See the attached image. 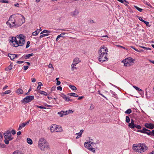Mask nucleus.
I'll use <instances>...</instances> for the list:
<instances>
[{"label":"nucleus","instance_id":"f257e3e1","mask_svg":"<svg viewBox=\"0 0 154 154\" xmlns=\"http://www.w3.org/2000/svg\"><path fill=\"white\" fill-rule=\"evenodd\" d=\"M108 49L105 46H102L98 51V58L100 62H103L107 60Z\"/></svg>","mask_w":154,"mask_h":154},{"label":"nucleus","instance_id":"f03ea898","mask_svg":"<svg viewBox=\"0 0 154 154\" xmlns=\"http://www.w3.org/2000/svg\"><path fill=\"white\" fill-rule=\"evenodd\" d=\"M38 146L42 151L50 149L48 143L44 138H42L39 140Z\"/></svg>","mask_w":154,"mask_h":154},{"label":"nucleus","instance_id":"7ed1b4c3","mask_svg":"<svg viewBox=\"0 0 154 154\" xmlns=\"http://www.w3.org/2000/svg\"><path fill=\"white\" fill-rule=\"evenodd\" d=\"M18 42L17 44L13 43L14 46L17 47L18 46H22L25 43V40L24 39V36L23 35H20L17 37Z\"/></svg>","mask_w":154,"mask_h":154},{"label":"nucleus","instance_id":"20e7f679","mask_svg":"<svg viewBox=\"0 0 154 154\" xmlns=\"http://www.w3.org/2000/svg\"><path fill=\"white\" fill-rule=\"evenodd\" d=\"M134 60L131 57L126 58L123 60L122 62L124 63V66H129L133 65Z\"/></svg>","mask_w":154,"mask_h":154},{"label":"nucleus","instance_id":"39448f33","mask_svg":"<svg viewBox=\"0 0 154 154\" xmlns=\"http://www.w3.org/2000/svg\"><path fill=\"white\" fill-rule=\"evenodd\" d=\"M18 15L19 19L16 22L15 27H17L21 26L25 21V18L23 15L19 14H18Z\"/></svg>","mask_w":154,"mask_h":154},{"label":"nucleus","instance_id":"423d86ee","mask_svg":"<svg viewBox=\"0 0 154 154\" xmlns=\"http://www.w3.org/2000/svg\"><path fill=\"white\" fill-rule=\"evenodd\" d=\"M93 140L90 139L88 142H86L84 144V146L85 148L88 149L89 150L91 151L92 152L95 153V148H93L91 143L92 142Z\"/></svg>","mask_w":154,"mask_h":154},{"label":"nucleus","instance_id":"0eeeda50","mask_svg":"<svg viewBox=\"0 0 154 154\" xmlns=\"http://www.w3.org/2000/svg\"><path fill=\"white\" fill-rule=\"evenodd\" d=\"M33 99V96H29L23 99L21 101V102L22 103L25 104L30 102Z\"/></svg>","mask_w":154,"mask_h":154},{"label":"nucleus","instance_id":"6e6552de","mask_svg":"<svg viewBox=\"0 0 154 154\" xmlns=\"http://www.w3.org/2000/svg\"><path fill=\"white\" fill-rule=\"evenodd\" d=\"M15 20L14 18H12L11 17H10L8 21L7 22L6 24L8 25L9 26V27L11 28H12L14 27H15Z\"/></svg>","mask_w":154,"mask_h":154},{"label":"nucleus","instance_id":"1a4fd4ad","mask_svg":"<svg viewBox=\"0 0 154 154\" xmlns=\"http://www.w3.org/2000/svg\"><path fill=\"white\" fill-rule=\"evenodd\" d=\"M4 137L9 139V140H12L13 139V137H11V132L8 130L7 131L4 133Z\"/></svg>","mask_w":154,"mask_h":154},{"label":"nucleus","instance_id":"9d476101","mask_svg":"<svg viewBox=\"0 0 154 154\" xmlns=\"http://www.w3.org/2000/svg\"><path fill=\"white\" fill-rule=\"evenodd\" d=\"M141 145L142 144L141 143H139L137 144H134L133 146V150L136 152H139V151L140 150L141 148H140L141 147Z\"/></svg>","mask_w":154,"mask_h":154},{"label":"nucleus","instance_id":"9b49d317","mask_svg":"<svg viewBox=\"0 0 154 154\" xmlns=\"http://www.w3.org/2000/svg\"><path fill=\"white\" fill-rule=\"evenodd\" d=\"M140 150L139 151V152H144L148 148L147 146H145L143 144H142Z\"/></svg>","mask_w":154,"mask_h":154},{"label":"nucleus","instance_id":"f8f14e48","mask_svg":"<svg viewBox=\"0 0 154 154\" xmlns=\"http://www.w3.org/2000/svg\"><path fill=\"white\" fill-rule=\"evenodd\" d=\"M79 13V11L75 9L74 11L70 13L71 16L72 17H75Z\"/></svg>","mask_w":154,"mask_h":154},{"label":"nucleus","instance_id":"ddd939ff","mask_svg":"<svg viewBox=\"0 0 154 154\" xmlns=\"http://www.w3.org/2000/svg\"><path fill=\"white\" fill-rule=\"evenodd\" d=\"M57 126L55 124L52 125L51 128V132H53L56 131Z\"/></svg>","mask_w":154,"mask_h":154},{"label":"nucleus","instance_id":"4468645a","mask_svg":"<svg viewBox=\"0 0 154 154\" xmlns=\"http://www.w3.org/2000/svg\"><path fill=\"white\" fill-rule=\"evenodd\" d=\"M80 61L79 60V58H75L74 59L72 64L76 66Z\"/></svg>","mask_w":154,"mask_h":154},{"label":"nucleus","instance_id":"2eb2a0df","mask_svg":"<svg viewBox=\"0 0 154 154\" xmlns=\"http://www.w3.org/2000/svg\"><path fill=\"white\" fill-rule=\"evenodd\" d=\"M61 97L66 101H72V100L68 98V96H67L64 94L62 95Z\"/></svg>","mask_w":154,"mask_h":154},{"label":"nucleus","instance_id":"dca6fc26","mask_svg":"<svg viewBox=\"0 0 154 154\" xmlns=\"http://www.w3.org/2000/svg\"><path fill=\"white\" fill-rule=\"evenodd\" d=\"M18 36H17L15 37H12L11 38V39L10 40L11 42H12L13 44L15 43L17 44L18 42L17 39V37Z\"/></svg>","mask_w":154,"mask_h":154},{"label":"nucleus","instance_id":"f3484780","mask_svg":"<svg viewBox=\"0 0 154 154\" xmlns=\"http://www.w3.org/2000/svg\"><path fill=\"white\" fill-rule=\"evenodd\" d=\"M145 126L147 128L151 129H153V128L152 127V124L151 123L149 124L146 123L145 124Z\"/></svg>","mask_w":154,"mask_h":154},{"label":"nucleus","instance_id":"a211bd4d","mask_svg":"<svg viewBox=\"0 0 154 154\" xmlns=\"http://www.w3.org/2000/svg\"><path fill=\"white\" fill-rule=\"evenodd\" d=\"M146 131H149V130L146 129V128H143L142 130H138L137 132H140L142 133H146Z\"/></svg>","mask_w":154,"mask_h":154},{"label":"nucleus","instance_id":"6ab92c4d","mask_svg":"<svg viewBox=\"0 0 154 154\" xmlns=\"http://www.w3.org/2000/svg\"><path fill=\"white\" fill-rule=\"evenodd\" d=\"M16 92L18 94H22L23 93V91L21 89L19 88L16 91Z\"/></svg>","mask_w":154,"mask_h":154},{"label":"nucleus","instance_id":"aec40b11","mask_svg":"<svg viewBox=\"0 0 154 154\" xmlns=\"http://www.w3.org/2000/svg\"><path fill=\"white\" fill-rule=\"evenodd\" d=\"M146 134L149 135L154 136V130H152L151 131L150 130L149 131H146Z\"/></svg>","mask_w":154,"mask_h":154},{"label":"nucleus","instance_id":"412c9836","mask_svg":"<svg viewBox=\"0 0 154 154\" xmlns=\"http://www.w3.org/2000/svg\"><path fill=\"white\" fill-rule=\"evenodd\" d=\"M68 95L70 96H71L74 97H78L79 96L77 94L74 93H71L67 94Z\"/></svg>","mask_w":154,"mask_h":154},{"label":"nucleus","instance_id":"4be33fe9","mask_svg":"<svg viewBox=\"0 0 154 154\" xmlns=\"http://www.w3.org/2000/svg\"><path fill=\"white\" fill-rule=\"evenodd\" d=\"M42 30V29H41V28H40V30L39 31H38V29L36 30V31H35V32H33L32 33V35H34V36H35V35H37L38 33V32Z\"/></svg>","mask_w":154,"mask_h":154},{"label":"nucleus","instance_id":"5701e85b","mask_svg":"<svg viewBox=\"0 0 154 154\" xmlns=\"http://www.w3.org/2000/svg\"><path fill=\"white\" fill-rule=\"evenodd\" d=\"M33 54L31 53L28 54H26L24 55V57L25 59H29L30 57L33 56Z\"/></svg>","mask_w":154,"mask_h":154},{"label":"nucleus","instance_id":"b1692460","mask_svg":"<svg viewBox=\"0 0 154 154\" xmlns=\"http://www.w3.org/2000/svg\"><path fill=\"white\" fill-rule=\"evenodd\" d=\"M57 128L56 131H55L56 132H60L62 131V128L61 126H58L57 127Z\"/></svg>","mask_w":154,"mask_h":154},{"label":"nucleus","instance_id":"393cba45","mask_svg":"<svg viewBox=\"0 0 154 154\" xmlns=\"http://www.w3.org/2000/svg\"><path fill=\"white\" fill-rule=\"evenodd\" d=\"M66 34L65 32L62 33L60 35H59L57 36L56 39V41H57L58 40V39L60 37H63V36Z\"/></svg>","mask_w":154,"mask_h":154},{"label":"nucleus","instance_id":"a878e982","mask_svg":"<svg viewBox=\"0 0 154 154\" xmlns=\"http://www.w3.org/2000/svg\"><path fill=\"white\" fill-rule=\"evenodd\" d=\"M135 124L134 123H130L129 124L128 126L131 128L133 129L135 128Z\"/></svg>","mask_w":154,"mask_h":154},{"label":"nucleus","instance_id":"bb28decb","mask_svg":"<svg viewBox=\"0 0 154 154\" xmlns=\"http://www.w3.org/2000/svg\"><path fill=\"white\" fill-rule=\"evenodd\" d=\"M58 114L59 115L60 117H62L63 116L65 115V112L64 111H61L60 112H58Z\"/></svg>","mask_w":154,"mask_h":154},{"label":"nucleus","instance_id":"cd10ccee","mask_svg":"<svg viewBox=\"0 0 154 154\" xmlns=\"http://www.w3.org/2000/svg\"><path fill=\"white\" fill-rule=\"evenodd\" d=\"M8 56L11 60H13L14 59V54H8Z\"/></svg>","mask_w":154,"mask_h":154},{"label":"nucleus","instance_id":"c85d7f7f","mask_svg":"<svg viewBox=\"0 0 154 154\" xmlns=\"http://www.w3.org/2000/svg\"><path fill=\"white\" fill-rule=\"evenodd\" d=\"M25 126V124H24V123H23L22 124H20L18 128V130H20L23 128Z\"/></svg>","mask_w":154,"mask_h":154},{"label":"nucleus","instance_id":"c756f323","mask_svg":"<svg viewBox=\"0 0 154 154\" xmlns=\"http://www.w3.org/2000/svg\"><path fill=\"white\" fill-rule=\"evenodd\" d=\"M27 141L28 143L29 144L31 145L32 143V140L30 138H27Z\"/></svg>","mask_w":154,"mask_h":154},{"label":"nucleus","instance_id":"7c9ffc66","mask_svg":"<svg viewBox=\"0 0 154 154\" xmlns=\"http://www.w3.org/2000/svg\"><path fill=\"white\" fill-rule=\"evenodd\" d=\"M69 87L73 90H77L76 88L74 85H69Z\"/></svg>","mask_w":154,"mask_h":154},{"label":"nucleus","instance_id":"2f4dec72","mask_svg":"<svg viewBox=\"0 0 154 154\" xmlns=\"http://www.w3.org/2000/svg\"><path fill=\"white\" fill-rule=\"evenodd\" d=\"M12 65L11 64L9 65V66L5 68V70L8 71V70H10L12 69Z\"/></svg>","mask_w":154,"mask_h":154},{"label":"nucleus","instance_id":"473e14b6","mask_svg":"<svg viewBox=\"0 0 154 154\" xmlns=\"http://www.w3.org/2000/svg\"><path fill=\"white\" fill-rule=\"evenodd\" d=\"M39 92L40 94L44 95L45 96H47L48 95L47 93L46 92L42 91H39Z\"/></svg>","mask_w":154,"mask_h":154},{"label":"nucleus","instance_id":"72a5a7b5","mask_svg":"<svg viewBox=\"0 0 154 154\" xmlns=\"http://www.w3.org/2000/svg\"><path fill=\"white\" fill-rule=\"evenodd\" d=\"M65 115H66L68 114L69 113H72L73 111L69 109L66 111H65Z\"/></svg>","mask_w":154,"mask_h":154},{"label":"nucleus","instance_id":"f704fd0d","mask_svg":"<svg viewBox=\"0 0 154 154\" xmlns=\"http://www.w3.org/2000/svg\"><path fill=\"white\" fill-rule=\"evenodd\" d=\"M133 87L137 91H142V89L139 88L138 87L135 86H133Z\"/></svg>","mask_w":154,"mask_h":154},{"label":"nucleus","instance_id":"c9c22d12","mask_svg":"<svg viewBox=\"0 0 154 154\" xmlns=\"http://www.w3.org/2000/svg\"><path fill=\"white\" fill-rule=\"evenodd\" d=\"M134 7H135V8L137 9V10L138 11H139L140 12H141L143 10V9H141V8H139L137 6H135V5H134Z\"/></svg>","mask_w":154,"mask_h":154},{"label":"nucleus","instance_id":"e433bc0d","mask_svg":"<svg viewBox=\"0 0 154 154\" xmlns=\"http://www.w3.org/2000/svg\"><path fill=\"white\" fill-rule=\"evenodd\" d=\"M75 66H74V65L72 64L71 65V70L72 71H73L75 69H76L77 68L75 67Z\"/></svg>","mask_w":154,"mask_h":154},{"label":"nucleus","instance_id":"4c0bfd02","mask_svg":"<svg viewBox=\"0 0 154 154\" xmlns=\"http://www.w3.org/2000/svg\"><path fill=\"white\" fill-rule=\"evenodd\" d=\"M132 112L131 110L130 109H128L125 112V113L126 114H129L131 113Z\"/></svg>","mask_w":154,"mask_h":154},{"label":"nucleus","instance_id":"58836bf2","mask_svg":"<svg viewBox=\"0 0 154 154\" xmlns=\"http://www.w3.org/2000/svg\"><path fill=\"white\" fill-rule=\"evenodd\" d=\"M10 140H9V139H6V138H5V140H4V142L6 144H8L9 143V141Z\"/></svg>","mask_w":154,"mask_h":154},{"label":"nucleus","instance_id":"ea45409f","mask_svg":"<svg viewBox=\"0 0 154 154\" xmlns=\"http://www.w3.org/2000/svg\"><path fill=\"white\" fill-rule=\"evenodd\" d=\"M48 67L49 68L52 69L51 70L52 71H53L54 70V67L52 64H51V63L49 64L48 66Z\"/></svg>","mask_w":154,"mask_h":154},{"label":"nucleus","instance_id":"a19ab883","mask_svg":"<svg viewBox=\"0 0 154 154\" xmlns=\"http://www.w3.org/2000/svg\"><path fill=\"white\" fill-rule=\"evenodd\" d=\"M130 118L128 116H126V121L127 123H129L130 122Z\"/></svg>","mask_w":154,"mask_h":154},{"label":"nucleus","instance_id":"79ce46f5","mask_svg":"<svg viewBox=\"0 0 154 154\" xmlns=\"http://www.w3.org/2000/svg\"><path fill=\"white\" fill-rule=\"evenodd\" d=\"M49 35V34H42V35H41L40 37H39V38H41L43 37H44V36H48V35Z\"/></svg>","mask_w":154,"mask_h":154},{"label":"nucleus","instance_id":"37998d69","mask_svg":"<svg viewBox=\"0 0 154 154\" xmlns=\"http://www.w3.org/2000/svg\"><path fill=\"white\" fill-rule=\"evenodd\" d=\"M50 32V31H48V30H44L42 32H41V33H40V34H42V33H47V32L49 33Z\"/></svg>","mask_w":154,"mask_h":154},{"label":"nucleus","instance_id":"c03bdc74","mask_svg":"<svg viewBox=\"0 0 154 154\" xmlns=\"http://www.w3.org/2000/svg\"><path fill=\"white\" fill-rule=\"evenodd\" d=\"M11 92V91L10 90L6 91L4 92V94H10Z\"/></svg>","mask_w":154,"mask_h":154},{"label":"nucleus","instance_id":"a18cd8bd","mask_svg":"<svg viewBox=\"0 0 154 154\" xmlns=\"http://www.w3.org/2000/svg\"><path fill=\"white\" fill-rule=\"evenodd\" d=\"M80 132L76 134L75 135H78V136L77 137H76V139H77L78 138H79V137H80L81 136L82 134H81L80 135Z\"/></svg>","mask_w":154,"mask_h":154},{"label":"nucleus","instance_id":"49530a36","mask_svg":"<svg viewBox=\"0 0 154 154\" xmlns=\"http://www.w3.org/2000/svg\"><path fill=\"white\" fill-rule=\"evenodd\" d=\"M135 127L137 129H141V127L139 125H137L136 124H135Z\"/></svg>","mask_w":154,"mask_h":154},{"label":"nucleus","instance_id":"de8ad7c7","mask_svg":"<svg viewBox=\"0 0 154 154\" xmlns=\"http://www.w3.org/2000/svg\"><path fill=\"white\" fill-rule=\"evenodd\" d=\"M6 145L4 144L0 143V147L1 148H5Z\"/></svg>","mask_w":154,"mask_h":154},{"label":"nucleus","instance_id":"09e8293b","mask_svg":"<svg viewBox=\"0 0 154 154\" xmlns=\"http://www.w3.org/2000/svg\"><path fill=\"white\" fill-rule=\"evenodd\" d=\"M0 2L4 3H8V1L7 0H0Z\"/></svg>","mask_w":154,"mask_h":154},{"label":"nucleus","instance_id":"8fccbe9b","mask_svg":"<svg viewBox=\"0 0 154 154\" xmlns=\"http://www.w3.org/2000/svg\"><path fill=\"white\" fill-rule=\"evenodd\" d=\"M30 44V42L29 41H28L27 42V44L26 46V48H28L29 46V44Z\"/></svg>","mask_w":154,"mask_h":154},{"label":"nucleus","instance_id":"3c124183","mask_svg":"<svg viewBox=\"0 0 154 154\" xmlns=\"http://www.w3.org/2000/svg\"><path fill=\"white\" fill-rule=\"evenodd\" d=\"M57 89L58 90H59L60 91H61L62 90V87H61V86H59L57 87Z\"/></svg>","mask_w":154,"mask_h":154},{"label":"nucleus","instance_id":"603ef678","mask_svg":"<svg viewBox=\"0 0 154 154\" xmlns=\"http://www.w3.org/2000/svg\"><path fill=\"white\" fill-rule=\"evenodd\" d=\"M116 46H117L118 47H120V48H123L124 49L127 50V49L125 47L122 46H121L120 45H116Z\"/></svg>","mask_w":154,"mask_h":154},{"label":"nucleus","instance_id":"864d4df0","mask_svg":"<svg viewBox=\"0 0 154 154\" xmlns=\"http://www.w3.org/2000/svg\"><path fill=\"white\" fill-rule=\"evenodd\" d=\"M23 67H24V70H26L28 68L29 66H23Z\"/></svg>","mask_w":154,"mask_h":154},{"label":"nucleus","instance_id":"5fc2aeb1","mask_svg":"<svg viewBox=\"0 0 154 154\" xmlns=\"http://www.w3.org/2000/svg\"><path fill=\"white\" fill-rule=\"evenodd\" d=\"M2 134L0 133V141H1L3 139Z\"/></svg>","mask_w":154,"mask_h":154},{"label":"nucleus","instance_id":"6e6d98bb","mask_svg":"<svg viewBox=\"0 0 154 154\" xmlns=\"http://www.w3.org/2000/svg\"><path fill=\"white\" fill-rule=\"evenodd\" d=\"M13 154H23L20 152L15 151L14 152Z\"/></svg>","mask_w":154,"mask_h":154},{"label":"nucleus","instance_id":"4d7b16f0","mask_svg":"<svg viewBox=\"0 0 154 154\" xmlns=\"http://www.w3.org/2000/svg\"><path fill=\"white\" fill-rule=\"evenodd\" d=\"M94 105L92 104L91 105L90 109L91 110L93 109H94Z\"/></svg>","mask_w":154,"mask_h":154},{"label":"nucleus","instance_id":"13d9d810","mask_svg":"<svg viewBox=\"0 0 154 154\" xmlns=\"http://www.w3.org/2000/svg\"><path fill=\"white\" fill-rule=\"evenodd\" d=\"M37 107L40 108V109H46V108L45 107H44L43 106H37Z\"/></svg>","mask_w":154,"mask_h":154},{"label":"nucleus","instance_id":"bf43d9fd","mask_svg":"<svg viewBox=\"0 0 154 154\" xmlns=\"http://www.w3.org/2000/svg\"><path fill=\"white\" fill-rule=\"evenodd\" d=\"M11 133L12 134H16V131L14 130H12L11 131Z\"/></svg>","mask_w":154,"mask_h":154},{"label":"nucleus","instance_id":"052dcab7","mask_svg":"<svg viewBox=\"0 0 154 154\" xmlns=\"http://www.w3.org/2000/svg\"><path fill=\"white\" fill-rule=\"evenodd\" d=\"M55 88H56L55 86H54L53 87H52V88L51 89V91H53L54 90H55Z\"/></svg>","mask_w":154,"mask_h":154},{"label":"nucleus","instance_id":"680f3d73","mask_svg":"<svg viewBox=\"0 0 154 154\" xmlns=\"http://www.w3.org/2000/svg\"><path fill=\"white\" fill-rule=\"evenodd\" d=\"M60 82L59 81H57L56 85H59L60 84Z\"/></svg>","mask_w":154,"mask_h":154},{"label":"nucleus","instance_id":"e2e57ef3","mask_svg":"<svg viewBox=\"0 0 154 154\" xmlns=\"http://www.w3.org/2000/svg\"><path fill=\"white\" fill-rule=\"evenodd\" d=\"M143 22L147 26H148L149 23L148 22L144 21Z\"/></svg>","mask_w":154,"mask_h":154},{"label":"nucleus","instance_id":"0e129e2a","mask_svg":"<svg viewBox=\"0 0 154 154\" xmlns=\"http://www.w3.org/2000/svg\"><path fill=\"white\" fill-rule=\"evenodd\" d=\"M31 90V88H30L29 89V90L28 91V92H27V93H26L25 94H26V95H28V94H29V92H30Z\"/></svg>","mask_w":154,"mask_h":154},{"label":"nucleus","instance_id":"69168bd1","mask_svg":"<svg viewBox=\"0 0 154 154\" xmlns=\"http://www.w3.org/2000/svg\"><path fill=\"white\" fill-rule=\"evenodd\" d=\"M130 47H131V48H132V49H134L135 51H138V49H136V48H134L133 46H131Z\"/></svg>","mask_w":154,"mask_h":154},{"label":"nucleus","instance_id":"338daca9","mask_svg":"<svg viewBox=\"0 0 154 154\" xmlns=\"http://www.w3.org/2000/svg\"><path fill=\"white\" fill-rule=\"evenodd\" d=\"M23 62H24L23 61H18L17 62V63H19V64H21V63H23Z\"/></svg>","mask_w":154,"mask_h":154},{"label":"nucleus","instance_id":"774afa93","mask_svg":"<svg viewBox=\"0 0 154 154\" xmlns=\"http://www.w3.org/2000/svg\"><path fill=\"white\" fill-rule=\"evenodd\" d=\"M139 19L141 21H142L143 22L144 21V20L142 19V18L141 17H139Z\"/></svg>","mask_w":154,"mask_h":154}]
</instances>
